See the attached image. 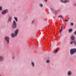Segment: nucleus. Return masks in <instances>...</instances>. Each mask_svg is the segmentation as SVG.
Wrapping results in <instances>:
<instances>
[{"label":"nucleus","mask_w":76,"mask_h":76,"mask_svg":"<svg viewBox=\"0 0 76 76\" xmlns=\"http://www.w3.org/2000/svg\"><path fill=\"white\" fill-rule=\"evenodd\" d=\"M15 34L12 33L11 34V37L12 38H14L15 37V36L17 35L18 34V29H16L15 31H14Z\"/></svg>","instance_id":"f257e3e1"},{"label":"nucleus","mask_w":76,"mask_h":76,"mask_svg":"<svg viewBox=\"0 0 76 76\" xmlns=\"http://www.w3.org/2000/svg\"><path fill=\"white\" fill-rule=\"evenodd\" d=\"M76 53V48H73L71 49L70 50V53L71 55H73L75 53Z\"/></svg>","instance_id":"f03ea898"},{"label":"nucleus","mask_w":76,"mask_h":76,"mask_svg":"<svg viewBox=\"0 0 76 76\" xmlns=\"http://www.w3.org/2000/svg\"><path fill=\"white\" fill-rule=\"evenodd\" d=\"M17 26V24L16 23V21H15L14 20L12 23V28H13V29H15L16 28Z\"/></svg>","instance_id":"7ed1b4c3"},{"label":"nucleus","mask_w":76,"mask_h":76,"mask_svg":"<svg viewBox=\"0 0 76 76\" xmlns=\"http://www.w3.org/2000/svg\"><path fill=\"white\" fill-rule=\"evenodd\" d=\"M5 40L6 41L7 44H9V42H10V41H9V37L7 36L5 38Z\"/></svg>","instance_id":"20e7f679"},{"label":"nucleus","mask_w":76,"mask_h":76,"mask_svg":"<svg viewBox=\"0 0 76 76\" xmlns=\"http://www.w3.org/2000/svg\"><path fill=\"white\" fill-rule=\"evenodd\" d=\"M69 1V0H60V2L63 3H67Z\"/></svg>","instance_id":"39448f33"},{"label":"nucleus","mask_w":76,"mask_h":76,"mask_svg":"<svg viewBox=\"0 0 76 76\" xmlns=\"http://www.w3.org/2000/svg\"><path fill=\"white\" fill-rule=\"evenodd\" d=\"M8 12V10H4L2 11V15H4L5 13H6Z\"/></svg>","instance_id":"423d86ee"},{"label":"nucleus","mask_w":76,"mask_h":76,"mask_svg":"<svg viewBox=\"0 0 76 76\" xmlns=\"http://www.w3.org/2000/svg\"><path fill=\"white\" fill-rule=\"evenodd\" d=\"M74 43V45H76V41L75 40H74V41H71L70 42V44H73Z\"/></svg>","instance_id":"0eeeda50"},{"label":"nucleus","mask_w":76,"mask_h":76,"mask_svg":"<svg viewBox=\"0 0 76 76\" xmlns=\"http://www.w3.org/2000/svg\"><path fill=\"white\" fill-rule=\"evenodd\" d=\"M4 57L2 56H0V61H2L3 60Z\"/></svg>","instance_id":"6e6552de"},{"label":"nucleus","mask_w":76,"mask_h":76,"mask_svg":"<svg viewBox=\"0 0 76 76\" xmlns=\"http://www.w3.org/2000/svg\"><path fill=\"white\" fill-rule=\"evenodd\" d=\"M72 30L73 29H72V28L69 29L68 30L69 32V33H72Z\"/></svg>","instance_id":"1a4fd4ad"},{"label":"nucleus","mask_w":76,"mask_h":76,"mask_svg":"<svg viewBox=\"0 0 76 76\" xmlns=\"http://www.w3.org/2000/svg\"><path fill=\"white\" fill-rule=\"evenodd\" d=\"M68 75L70 76V75H72V72L70 71H69L68 72Z\"/></svg>","instance_id":"9d476101"},{"label":"nucleus","mask_w":76,"mask_h":76,"mask_svg":"<svg viewBox=\"0 0 76 76\" xmlns=\"http://www.w3.org/2000/svg\"><path fill=\"white\" fill-rule=\"evenodd\" d=\"M63 25L61 26V30L60 31V33H61V32H62V31H63Z\"/></svg>","instance_id":"9b49d317"},{"label":"nucleus","mask_w":76,"mask_h":76,"mask_svg":"<svg viewBox=\"0 0 76 76\" xmlns=\"http://www.w3.org/2000/svg\"><path fill=\"white\" fill-rule=\"evenodd\" d=\"M72 40H74L75 39V37L73 36H72L71 37Z\"/></svg>","instance_id":"f8f14e48"},{"label":"nucleus","mask_w":76,"mask_h":76,"mask_svg":"<svg viewBox=\"0 0 76 76\" xmlns=\"http://www.w3.org/2000/svg\"><path fill=\"white\" fill-rule=\"evenodd\" d=\"M31 64L32 66H33V67H34L35 66V64L33 62H32L31 63Z\"/></svg>","instance_id":"ddd939ff"},{"label":"nucleus","mask_w":76,"mask_h":76,"mask_svg":"<svg viewBox=\"0 0 76 76\" xmlns=\"http://www.w3.org/2000/svg\"><path fill=\"white\" fill-rule=\"evenodd\" d=\"M58 18H61L62 19H63V16H62V15H59L58 16Z\"/></svg>","instance_id":"4468645a"},{"label":"nucleus","mask_w":76,"mask_h":76,"mask_svg":"<svg viewBox=\"0 0 76 76\" xmlns=\"http://www.w3.org/2000/svg\"><path fill=\"white\" fill-rule=\"evenodd\" d=\"M11 19H12V17H10L8 20V22H10V21H11Z\"/></svg>","instance_id":"2eb2a0df"},{"label":"nucleus","mask_w":76,"mask_h":76,"mask_svg":"<svg viewBox=\"0 0 76 76\" xmlns=\"http://www.w3.org/2000/svg\"><path fill=\"white\" fill-rule=\"evenodd\" d=\"M14 19L16 20V22H18V19L16 17H14Z\"/></svg>","instance_id":"dca6fc26"},{"label":"nucleus","mask_w":76,"mask_h":76,"mask_svg":"<svg viewBox=\"0 0 76 76\" xmlns=\"http://www.w3.org/2000/svg\"><path fill=\"white\" fill-rule=\"evenodd\" d=\"M58 49H57L55 51V53H57L58 52Z\"/></svg>","instance_id":"f3484780"},{"label":"nucleus","mask_w":76,"mask_h":76,"mask_svg":"<svg viewBox=\"0 0 76 76\" xmlns=\"http://www.w3.org/2000/svg\"><path fill=\"white\" fill-rule=\"evenodd\" d=\"M39 6L40 7H43V5L42 4H40Z\"/></svg>","instance_id":"a211bd4d"},{"label":"nucleus","mask_w":76,"mask_h":76,"mask_svg":"<svg viewBox=\"0 0 76 76\" xmlns=\"http://www.w3.org/2000/svg\"><path fill=\"white\" fill-rule=\"evenodd\" d=\"M49 62H50V61H49V60H48L46 61V63H49Z\"/></svg>","instance_id":"6ab92c4d"},{"label":"nucleus","mask_w":76,"mask_h":76,"mask_svg":"<svg viewBox=\"0 0 76 76\" xmlns=\"http://www.w3.org/2000/svg\"><path fill=\"white\" fill-rule=\"evenodd\" d=\"M71 26H73V23H71Z\"/></svg>","instance_id":"aec40b11"},{"label":"nucleus","mask_w":76,"mask_h":76,"mask_svg":"<svg viewBox=\"0 0 76 76\" xmlns=\"http://www.w3.org/2000/svg\"><path fill=\"white\" fill-rule=\"evenodd\" d=\"M2 9V7H0V10H1Z\"/></svg>","instance_id":"412c9836"},{"label":"nucleus","mask_w":76,"mask_h":76,"mask_svg":"<svg viewBox=\"0 0 76 76\" xmlns=\"http://www.w3.org/2000/svg\"><path fill=\"white\" fill-rule=\"evenodd\" d=\"M51 10H52V12H53V11H54V9H53L51 8Z\"/></svg>","instance_id":"4be33fe9"},{"label":"nucleus","mask_w":76,"mask_h":76,"mask_svg":"<svg viewBox=\"0 0 76 76\" xmlns=\"http://www.w3.org/2000/svg\"><path fill=\"white\" fill-rule=\"evenodd\" d=\"M74 34L75 35H76V31H75L74 32Z\"/></svg>","instance_id":"5701e85b"},{"label":"nucleus","mask_w":76,"mask_h":76,"mask_svg":"<svg viewBox=\"0 0 76 76\" xmlns=\"http://www.w3.org/2000/svg\"><path fill=\"white\" fill-rule=\"evenodd\" d=\"M65 20L66 21V22H68V20L65 19Z\"/></svg>","instance_id":"b1692460"},{"label":"nucleus","mask_w":76,"mask_h":76,"mask_svg":"<svg viewBox=\"0 0 76 76\" xmlns=\"http://www.w3.org/2000/svg\"><path fill=\"white\" fill-rule=\"evenodd\" d=\"M45 1H46V2H47V0H44Z\"/></svg>","instance_id":"393cba45"},{"label":"nucleus","mask_w":76,"mask_h":76,"mask_svg":"<svg viewBox=\"0 0 76 76\" xmlns=\"http://www.w3.org/2000/svg\"><path fill=\"white\" fill-rule=\"evenodd\" d=\"M34 20L32 21V23H34Z\"/></svg>","instance_id":"a878e982"},{"label":"nucleus","mask_w":76,"mask_h":76,"mask_svg":"<svg viewBox=\"0 0 76 76\" xmlns=\"http://www.w3.org/2000/svg\"><path fill=\"white\" fill-rule=\"evenodd\" d=\"M75 6H76V4H74Z\"/></svg>","instance_id":"bb28decb"},{"label":"nucleus","mask_w":76,"mask_h":76,"mask_svg":"<svg viewBox=\"0 0 76 76\" xmlns=\"http://www.w3.org/2000/svg\"><path fill=\"white\" fill-rule=\"evenodd\" d=\"M67 19H69V18H68Z\"/></svg>","instance_id":"cd10ccee"},{"label":"nucleus","mask_w":76,"mask_h":76,"mask_svg":"<svg viewBox=\"0 0 76 76\" xmlns=\"http://www.w3.org/2000/svg\"><path fill=\"white\" fill-rule=\"evenodd\" d=\"M0 76H1V75H0Z\"/></svg>","instance_id":"c85d7f7f"},{"label":"nucleus","mask_w":76,"mask_h":76,"mask_svg":"<svg viewBox=\"0 0 76 76\" xmlns=\"http://www.w3.org/2000/svg\"><path fill=\"white\" fill-rule=\"evenodd\" d=\"M48 27H49V26H48Z\"/></svg>","instance_id":"c756f323"}]
</instances>
